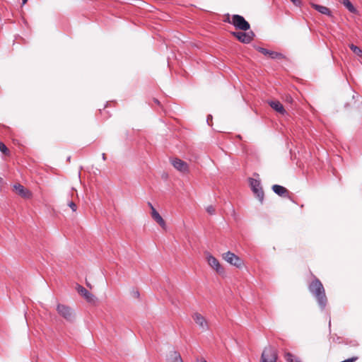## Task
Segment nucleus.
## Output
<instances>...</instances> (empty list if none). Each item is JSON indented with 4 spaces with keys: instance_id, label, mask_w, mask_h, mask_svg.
<instances>
[{
    "instance_id": "nucleus-16",
    "label": "nucleus",
    "mask_w": 362,
    "mask_h": 362,
    "mask_svg": "<svg viewBox=\"0 0 362 362\" xmlns=\"http://www.w3.org/2000/svg\"><path fill=\"white\" fill-rule=\"evenodd\" d=\"M167 360L168 362H183L180 354L176 351H170Z\"/></svg>"
},
{
    "instance_id": "nucleus-29",
    "label": "nucleus",
    "mask_w": 362,
    "mask_h": 362,
    "mask_svg": "<svg viewBox=\"0 0 362 362\" xmlns=\"http://www.w3.org/2000/svg\"><path fill=\"white\" fill-rule=\"evenodd\" d=\"M132 292L133 293V294H139V291L137 289L133 290Z\"/></svg>"
},
{
    "instance_id": "nucleus-21",
    "label": "nucleus",
    "mask_w": 362,
    "mask_h": 362,
    "mask_svg": "<svg viewBox=\"0 0 362 362\" xmlns=\"http://www.w3.org/2000/svg\"><path fill=\"white\" fill-rule=\"evenodd\" d=\"M285 359L287 362H300V361L298 358L295 357L290 352L286 353Z\"/></svg>"
},
{
    "instance_id": "nucleus-35",
    "label": "nucleus",
    "mask_w": 362,
    "mask_h": 362,
    "mask_svg": "<svg viewBox=\"0 0 362 362\" xmlns=\"http://www.w3.org/2000/svg\"><path fill=\"white\" fill-rule=\"evenodd\" d=\"M352 101H353L354 105L356 103V101H355L354 98L352 99Z\"/></svg>"
},
{
    "instance_id": "nucleus-17",
    "label": "nucleus",
    "mask_w": 362,
    "mask_h": 362,
    "mask_svg": "<svg viewBox=\"0 0 362 362\" xmlns=\"http://www.w3.org/2000/svg\"><path fill=\"white\" fill-rule=\"evenodd\" d=\"M310 5L313 8H315V10H317L318 12L321 13L322 14L331 16V11L329 10V8L324 6L316 4L314 3H311Z\"/></svg>"
},
{
    "instance_id": "nucleus-20",
    "label": "nucleus",
    "mask_w": 362,
    "mask_h": 362,
    "mask_svg": "<svg viewBox=\"0 0 362 362\" xmlns=\"http://www.w3.org/2000/svg\"><path fill=\"white\" fill-rule=\"evenodd\" d=\"M349 47L356 55L362 58V49L360 47L354 45V44H350Z\"/></svg>"
},
{
    "instance_id": "nucleus-12",
    "label": "nucleus",
    "mask_w": 362,
    "mask_h": 362,
    "mask_svg": "<svg viewBox=\"0 0 362 362\" xmlns=\"http://www.w3.org/2000/svg\"><path fill=\"white\" fill-rule=\"evenodd\" d=\"M192 318L196 322V324L198 325L202 330L208 329V323L204 317L202 316L200 313H194L192 315Z\"/></svg>"
},
{
    "instance_id": "nucleus-30",
    "label": "nucleus",
    "mask_w": 362,
    "mask_h": 362,
    "mask_svg": "<svg viewBox=\"0 0 362 362\" xmlns=\"http://www.w3.org/2000/svg\"><path fill=\"white\" fill-rule=\"evenodd\" d=\"M197 362H207L206 360L202 358L200 360H197Z\"/></svg>"
},
{
    "instance_id": "nucleus-23",
    "label": "nucleus",
    "mask_w": 362,
    "mask_h": 362,
    "mask_svg": "<svg viewBox=\"0 0 362 362\" xmlns=\"http://www.w3.org/2000/svg\"><path fill=\"white\" fill-rule=\"evenodd\" d=\"M86 302L89 303H95L96 300V296H83Z\"/></svg>"
},
{
    "instance_id": "nucleus-14",
    "label": "nucleus",
    "mask_w": 362,
    "mask_h": 362,
    "mask_svg": "<svg viewBox=\"0 0 362 362\" xmlns=\"http://www.w3.org/2000/svg\"><path fill=\"white\" fill-rule=\"evenodd\" d=\"M152 218L164 230H166V223L162 216L156 210L151 212Z\"/></svg>"
},
{
    "instance_id": "nucleus-22",
    "label": "nucleus",
    "mask_w": 362,
    "mask_h": 362,
    "mask_svg": "<svg viewBox=\"0 0 362 362\" xmlns=\"http://www.w3.org/2000/svg\"><path fill=\"white\" fill-rule=\"evenodd\" d=\"M75 289L79 294H88L87 290L78 284H76Z\"/></svg>"
},
{
    "instance_id": "nucleus-8",
    "label": "nucleus",
    "mask_w": 362,
    "mask_h": 362,
    "mask_svg": "<svg viewBox=\"0 0 362 362\" xmlns=\"http://www.w3.org/2000/svg\"><path fill=\"white\" fill-rule=\"evenodd\" d=\"M233 35L235 36L240 42L243 43H250L255 36L252 31L248 33L233 32Z\"/></svg>"
},
{
    "instance_id": "nucleus-7",
    "label": "nucleus",
    "mask_w": 362,
    "mask_h": 362,
    "mask_svg": "<svg viewBox=\"0 0 362 362\" xmlns=\"http://www.w3.org/2000/svg\"><path fill=\"white\" fill-rule=\"evenodd\" d=\"M170 163L173 165V166L180 173L184 174L189 173V165L184 160L177 158H174L170 159Z\"/></svg>"
},
{
    "instance_id": "nucleus-33",
    "label": "nucleus",
    "mask_w": 362,
    "mask_h": 362,
    "mask_svg": "<svg viewBox=\"0 0 362 362\" xmlns=\"http://www.w3.org/2000/svg\"><path fill=\"white\" fill-rule=\"evenodd\" d=\"M288 101L291 102L292 101V98L290 97L289 98H288Z\"/></svg>"
},
{
    "instance_id": "nucleus-4",
    "label": "nucleus",
    "mask_w": 362,
    "mask_h": 362,
    "mask_svg": "<svg viewBox=\"0 0 362 362\" xmlns=\"http://www.w3.org/2000/svg\"><path fill=\"white\" fill-rule=\"evenodd\" d=\"M222 258L231 265H233L238 268L243 266V263L242 259L235 255L234 253L228 251L222 255Z\"/></svg>"
},
{
    "instance_id": "nucleus-18",
    "label": "nucleus",
    "mask_w": 362,
    "mask_h": 362,
    "mask_svg": "<svg viewBox=\"0 0 362 362\" xmlns=\"http://www.w3.org/2000/svg\"><path fill=\"white\" fill-rule=\"evenodd\" d=\"M317 302L322 310H323L327 303V296H315Z\"/></svg>"
},
{
    "instance_id": "nucleus-9",
    "label": "nucleus",
    "mask_w": 362,
    "mask_h": 362,
    "mask_svg": "<svg viewBox=\"0 0 362 362\" xmlns=\"http://www.w3.org/2000/svg\"><path fill=\"white\" fill-rule=\"evenodd\" d=\"M309 291L313 294H324L325 293L323 285L317 279H315L310 283Z\"/></svg>"
},
{
    "instance_id": "nucleus-6",
    "label": "nucleus",
    "mask_w": 362,
    "mask_h": 362,
    "mask_svg": "<svg viewBox=\"0 0 362 362\" xmlns=\"http://www.w3.org/2000/svg\"><path fill=\"white\" fill-rule=\"evenodd\" d=\"M206 259L209 265L214 269L218 274H224V269L219 263L218 260L210 255L209 253L206 254Z\"/></svg>"
},
{
    "instance_id": "nucleus-2",
    "label": "nucleus",
    "mask_w": 362,
    "mask_h": 362,
    "mask_svg": "<svg viewBox=\"0 0 362 362\" xmlns=\"http://www.w3.org/2000/svg\"><path fill=\"white\" fill-rule=\"evenodd\" d=\"M57 313L68 322H73L75 319L74 310L66 305L59 303L57 306Z\"/></svg>"
},
{
    "instance_id": "nucleus-32",
    "label": "nucleus",
    "mask_w": 362,
    "mask_h": 362,
    "mask_svg": "<svg viewBox=\"0 0 362 362\" xmlns=\"http://www.w3.org/2000/svg\"><path fill=\"white\" fill-rule=\"evenodd\" d=\"M28 0H23L22 4L24 5L27 3Z\"/></svg>"
},
{
    "instance_id": "nucleus-15",
    "label": "nucleus",
    "mask_w": 362,
    "mask_h": 362,
    "mask_svg": "<svg viewBox=\"0 0 362 362\" xmlns=\"http://www.w3.org/2000/svg\"><path fill=\"white\" fill-rule=\"evenodd\" d=\"M273 191L281 197H287L289 194V191L283 186L274 185L272 186Z\"/></svg>"
},
{
    "instance_id": "nucleus-25",
    "label": "nucleus",
    "mask_w": 362,
    "mask_h": 362,
    "mask_svg": "<svg viewBox=\"0 0 362 362\" xmlns=\"http://www.w3.org/2000/svg\"><path fill=\"white\" fill-rule=\"evenodd\" d=\"M68 206L71 209V210L75 212L76 210H77V206L76 205V204L71 201L68 203Z\"/></svg>"
},
{
    "instance_id": "nucleus-19",
    "label": "nucleus",
    "mask_w": 362,
    "mask_h": 362,
    "mask_svg": "<svg viewBox=\"0 0 362 362\" xmlns=\"http://www.w3.org/2000/svg\"><path fill=\"white\" fill-rule=\"evenodd\" d=\"M351 12L355 13L356 9L352 5L349 0H339Z\"/></svg>"
},
{
    "instance_id": "nucleus-24",
    "label": "nucleus",
    "mask_w": 362,
    "mask_h": 362,
    "mask_svg": "<svg viewBox=\"0 0 362 362\" xmlns=\"http://www.w3.org/2000/svg\"><path fill=\"white\" fill-rule=\"evenodd\" d=\"M0 151L3 153H7V152L8 151V149L6 146V145L4 143L1 142V141H0Z\"/></svg>"
},
{
    "instance_id": "nucleus-5",
    "label": "nucleus",
    "mask_w": 362,
    "mask_h": 362,
    "mask_svg": "<svg viewBox=\"0 0 362 362\" xmlns=\"http://www.w3.org/2000/svg\"><path fill=\"white\" fill-rule=\"evenodd\" d=\"M249 181L250 185L253 193L257 197V198L262 202L264 199V194L262 187L260 185L259 180L253 178H250Z\"/></svg>"
},
{
    "instance_id": "nucleus-27",
    "label": "nucleus",
    "mask_w": 362,
    "mask_h": 362,
    "mask_svg": "<svg viewBox=\"0 0 362 362\" xmlns=\"http://www.w3.org/2000/svg\"><path fill=\"white\" fill-rule=\"evenodd\" d=\"M291 1L296 6H299L300 4V0H291Z\"/></svg>"
},
{
    "instance_id": "nucleus-13",
    "label": "nucleus",
    "mask_w": 362,
    "mask_h": 362,
    "mask_svg": "<svg viewBox=\"0 0 362 362\" xmlns=\"http://www.w3.org/2000/svg\"><path fill=\"white\" fill-rule=\"evenodd\" d=\"M269 106L278 113L284 115L286 114V110L283 105L278 100H269L268 101Z\"/></svg>"
},
{
    "instance_id": "nucleus-3",
    "label": "nucleus",
    "mask_w": 362,
    "mask_h": 362,
    "mask_svg": "<svg viewBox=\"0 0 362 362\" xmlns=\"http://www.w3.org/2000/svg\"><path fill=\"white\" fill-rule=\"evenodd\" d=\"M277 356L276 350L272 346H268L262 351L260 362H276Z\"/></svg>"
},
{
    "instance_id": "nucleus-34",
    "label": "nucleus",
    "mask_w": 362,
    "mask_h": 362,
    "mask_svg": "<svg viewBox=\"0 0 362 362\" xmlns=\"http://www.w3.org/2000/svg\"><path fill=\"white\" fill-rule=\"evenodd\" d=\"M288 101L291 102L292 101V98L290 97L289 98H288Z\"/></svg>"
},
{
    "instance_id": "nucleus-1",
    "label": "nucleus",
    "mask_w": 362,
    "mask_h": 362,
    "mask_svg": "<svg viewBox=\"0 0 362 362\" xmlns=\"http://www.w3.org/2000/svg\"><path fill=\"white\" fill-rule=\"evenodd\" d=\"M228 22L233 25L237 29L247 31L250 28V23L240 15H233L231 18H228Z\"/></svg>"
},
{
    "instance_id": "nucleus-10",
    "label": "nucleus",
    "mask_w": 362,
    "mask_h": 362,
    "mask_svg": "<svg viewBox=\"0 0 362 362\" xmlns=\"http://www.w3.org/2000/svg\"><path fill=\"white\" fill-rule=\"evenodd\" d=\"M13 190L16 194H18L23 198L30 199L32 197V193L30 190L24 187L21 184H16L13 185Z\"/></svg>"
},
{
    "instance_id": "nucleus-28",
    "label": "nucleus",
    "mask_w": 362,
    "mask_h": 362,
    "mask_svg": "<svg viewBox=\"0 0 362 362\" xmlns=\"http://www.w3.org/2000/svg\"><path fill=\"white\" fill-rule=\"evenodd\" d=\"M148 206L150 207V209H151V212H153V210H156V209L153 207V206L152 205V204H151V203L148 202Z\"/></svg>"
},
{
    "instance_id": "nucleus-26",
    "label": "nucleus",
    "mask_w": 362,
    "mask_h": 362,
    "mask_svg": "<svg viewBox=\"0 0 362 362\" xmlns=\"http://www.w3.org/2000/svg\"><path fill=\"white\" fill-rule=\"evenodd\" d=\"M206 211L210 214H214L215 212V209L213 206H209L206 208Z\"/></svg>"
},
{
    "instance_id": "nucleus-11",
    "label": "nucleus",
    "mask_w": 362,
    "mask_h": 362,
    "mask_svg": "<svg viewBox=\"0 0 362 362\" xmlns=\"http://www.w3.org/2000/svg\"><path fill=\"white\" fill-rule=\"evenodd\" d=\"M257 49L258 50V52H259L262 54H264L265 56H268L271 59H282L284 58V56L281 53H279L277 52L269 50V49H267L265 48L260 47H257Z\"/></svg>"
},
{
    "instance_id": "nucleus-31",
    "label": "nucleus",
    "mask_w": 362,
    "mask_h": 362,
    "mask_svg": "<svg viewBox=\"0 0 362 362\" xmlns=\"http://www.w3.org/2000/svg\"><path fill=\"white\" fill-rule=\"evenodd\" d=\"M103 159L104 160H106V155H105V153H103Z\"/></svg>"
}]
</instances>
